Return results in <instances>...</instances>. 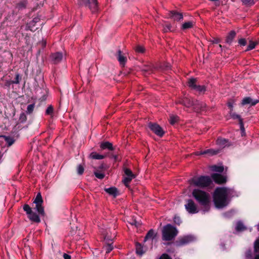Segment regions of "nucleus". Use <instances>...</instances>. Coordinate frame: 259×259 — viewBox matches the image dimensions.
I'll return each mask as SVG.
<instances>
[{
  "instance_id": "f257e3e1",
  "label": "nucleus",
  "mask_w": 259,
  "mask_h": 259,
  "mask_svg": "<svg viewBox=\"0 0 259 259\" xmlns=\"http://www.w3.org/2000/svg\"><path fill=\"white\" fill-rule=\"evenodd\" d=\"M230 190L227 188L218 187L214 192L213 199L215 206L218 208H223L229 204L228 196Z\"/></svg>"
},
{
  "instance_id": "f03ea898",
  "label": "nucleus",
  "mask_w": 259,
  "mask_h": 259,
  "mask_svg": "<svg viewBox=\"0 0 259 259\" xmlns=\"http://www.w3.org/2000/svg\"><path fill=\"white\" fill-rule=\"evenodd\" d=\"M192 195L200 205L206 208V211L209 210L210 197L208 193L196 189L193 191Z\"/></svg>"
},
{
  "instance_id": "7ed1b4c3",
  "label": "nucleus",
  "mask_w": 259,
  "mask_h": 259,
  "mask_svg": "<svg viewBox=\"0 0 259 259\" xmlns=\"http://www.w3.org/2000/svg\"><path fill=\"white\" fill-rule=\"evenodd\" d=\"M110 230L108 229H102L101 235L103 238V248L105 250L106 253L110 252L113 248V237L109 234Z\"/></svg>"
},
{
  "instance_id": "20e7f679",
  "label": "nucleus",
  "mask_w": 259,
  "mask_h": 259,
  "mask_svg": "<svg viewBox=\"0 0 259 259\" xmlns=\"http://www.w3.org/2000/svg\"><path fill=\"white\" fill-rule=\"evenodd\" d=\"M178 231L176 227L170 224L164 226L162 231V239L165 241L172 240L178 234Z\"/></svg>"
},
{
  "instance_id": "39448f33",
  "label": "nucleus",
  "mask_w": 259,
  "mask_h": 259,
  "mask_svg": "<svg viewBox=\"0 0 259 259\" xmlns=\"http://www.w3.org/2000/svg\"><path fill=\"white\" fill-rule=\"evenodd\" d=\"M211 182V179L208 176H201L198 178H193L189 180L191 185L199 187L208 186Z\"/></svg>"
},
{
  "instance_id": "423d86ee",
  "label": "nucleus",
  "mask_w": 259,
  "mask_h": 259,
  "mask_svg": "<svg viewBox=\"0 0 259 259\" xmlns=\"http://www.w3.org/2000/svg\"><path fill=\"white\" fill-rule=\"evenodd\" d=\"M23 209L28 215V218L30 221L36 223H39L40 222L38 215L33 212L32 211L31 208L28 204H25L23 206Z\"/></svg>"
},
{
  "instance_id": "0eeeda50",
  "label": "nucleus",
  "mask_w": 259,
  "mask_h": 259,
  "mask_svg": "<svg viewBox=\"0 0 259 259\" xmlns=\"http://www.w3.org/2000/svg\"><path fill=\"white\" fill-rule=\"evenodd\" d=\"M34 203L35 204V209L38 212V213L44 215L45 214L44 209L42 206V199L40 193H38L35 197L34 201Z\"/></svg>"
},
{
  "instance_id": "6e6552de",
  "label": "nucleus",
  "mask_w": 259,
  "mask_h": 259,
  "mask_svg": "<svg viewBox=\"0 0 259 259\" xmlns=\"http://www.w3.org/2000/svg\"><path fill=\"white\" fill-rule=\"evenodd\" d=\"M185 207L186 210L191 214L196 213L199 211L196 204L191 199L187 200L186 204L185 205Z\"/></svg>"
},
{
  "instance_id": "1a4fd4ad",
  "label": "nucleus",
  "mask_w": 259,
  "mask_h": 259,
  "mask_svg": "<svg viewBox=\"0 0 259 259\" xmlns=\"http://www.w3.org/2000/svg\"><path fill=\"white\" fill-rule=\"evenodd\" d=\"M78 3L80 5L88 6L93 13H95L97 9V3L96 0H78Z\"/></svg>"
},
{
  "instance_id": "9d476101",
  "label": "nucleus",
  "mask_w": 259,
  "mask_h": 259,
  "mask_svg": "<svg viewBox=\"0 0 259 259\" xmlns=\"http://www.w3.org/2000/svg\"><path fill=\"white\" fill-rule=\"evenodd\" d=\"M148 127L154 133L159 137H162L164 134L162 128L156 123L150 122L148 124Z\"/></svg>"
},
{
  "instance_id": "9b49d317",
  "label": "nucleus",
  "mask_w": 259,
  "mask_h": 259,
  "mask_svg": "<svg viewBox=\"0 0 259 259\" xmlns=\"http://www.w3.org/2000/svg\"><path fill=\"white\" fill-rule=\"evenodd\" d=\"M195 240V237L192 235L183 236L177 241L178 246H183L189 244Z\"/></svg>"
},
{
  "instance_id": "f8f14e48",
  "label": "nucleus",
  "mask_w": 259,
  "mask_h": 259,
  "mask_svg": "<svg viewBox=\"0 0 259 259\" xmlns=\"http://www.w3.org/2000/svg\"><path fill=\"white\" fill-rule=\"evenodd\" d=\"M124 171L126 176L124 178L123 182L127 187L131 181L135 178V175L133 174L131 170L127 168H124Z\"/></svg>"
},
{
  "instance_id": "ddd939ff",
  "label": "nucleus",
  "mask_w": 259,
  "mask_h": 259,
  "mask_svg": "<svg viewBox=\"0 0 259 259\" xmlns=\"http://www.w3.org/2000/svg\"><path fill=\"white\" fill-rule=\"evenodd\" d=\"M156 69V67H154L152 64L144 65L141 68L143 73L145 75H149L153 72L154 69Z\"/></svg>"
},
{
  "instance_id": "4468645a",
  "label": "nucleus",
  "mask_w": 259,
  "mask_h": 259,
  "mask_svg": "<svg viewBox=\"0 0 259 259\" xmlns=\"http://www.w3.org/2000/svg\"><path fill=\"white\" fill-rule=\"evenodd\" d=\"M259 102V100L253 99L249 97L243 98L241 102V105L244 106L249 104L250 106H254Z\"/></svg>"
},
{
  "instance_id": "2eb2a0df",
  "label": "nucleus",
  "mask_w": 259,
  "mask_h": 259,
  "mask_svg": "<svg viewBox=\"0 0 259 259\" xmlns=\"http://www.w3.org/2000/svg\"><path fill=\"white\" fill-rule=\"evenodd\" d=\"M211 178L213 181L218 184H223L226 182V177L218 174H213Z\"/></svg>"
},
{
  "instance_id": "dca6fc26",
  "label": "nucleus",
  "mask_w": 259,
  "mask_h": 259,
  "mask_svg": "<svg viewBox=\"0 0 259 259\" xmlns=\"http://www.w3.org/2000/svg\"><path fill=\"white\" fill-rule=\"evenodd\" d=\"M63 54L60 52L52 54L51 55L52 61L55 64L60 62L63 59Z\"/></svg>"
},
{
  "instance_id": "f3484780",
  "label": "nucleus",
  "mask_w": 259,
  "mask_h": 259,
  "mask_svg": "<svg viewBox=\"0 0 259 259\" xmlns=\"http://www.w3.org/2000/svg\"><path fill=\"white\" fill-rule=\"evenodd\" d=\"M169 18L173 19L175 21H180L183 18V16L182 13L172 11H170L168 13Z\"/></svg>"
},
{
  "instance_id": "a211bd4d",
  "label": "nucleus",
  "mask_w": 259,
  "mask_h": 259,
  "mask_svg": "<svg viewBox=\"0 0 259 259\" xmlns=\"http://www.w3.org/2000/svg\"><path fill=\"white\" fill-rule=\"evenodd\" d=\"M116 58L119 61L120 65L124 66L126 62L127 59L126 56H124L122 53V52L119 50L117 51V53L116 55Z\"/></svg>"
},
{
  "instance_id": "6ab92c4d",
  "label": "nucleus",
  "mask_w": 259,
  "mask_h": 259,
  "mask_svg": "<svg viewBox=\"0 0 259 259\" xmlns=\"http://www.w3.org/2000/svg\"><path fill=\"white\" fill-rule=\"evenodd\" d=\"M179 103L187 107H190L193 106L194 102L191 99L187 97H185L183 99L179 101Z\"/></svg>"
},
{
  "instance_id": "aec40b11",
  "label": "nucleus",
  "mask_w": 259,
  "mask_h": 259,
  "mask_svg": "<svg viewBox=\"0 0 259 259\" xmlns=\"http://www.w3.org/2000/svg\"><path fill=\"white\" fill-rule=\"evenodd\" d=\"M217 144L221 148H224L230 145L228 140L222 138H219L217 140Z\"/></svg>"
},
{
  "instance_id": "412c9836",
  "label": "nucleus",
  "mask_w": 259,
  "mask_h": 259,
  "mask_svg": "<svg viewBox=\"0 0 259 259\" xmlns=\"http://www.w3.org/2000/svg\"><path fill=\"white\" fill-rule=\"evenodd\" d=\"M206 106L205 103L200 102L197 101L194 103L193 109L196 112H199L201 110H203Z\"/></svg>"
},
{
  "instance_id": "4be33fe9",
  "label": "nucleus",
  "mask_w": 259,
  "mask_h": 259,
  "mask_svg": "<svg viewBox=\"0 0 259 259\" xmlns=\"http://www.w3.org/2000/svg\"><path fill=\"white\" fill-rule=\"evenodd\" d=\"M100 147L101 150L108 149L109 150H113L114 149L112 144L107 141L101 143Z\"/></svg>"
},
{
  "instance_id": "5701e85b",
  "label": "nucleus",
  "mask_w": 259,
  "mask_h": 259,
  "mask_svg": "<svg viewBox=\"0 0 259 259\" xmlns=\"http://www.w3.org/2000/svg\"><path fill=\"white\" fill-rule=\"evenodd\" d=\"M230 115L233 119H238L239 120V124L240 125L241 129V130L244 131V128L243 127V121H242V119L241 118L240 116L238 114H237L235 113H233L232 111L230 112Z\"/></svg>"
},
{
  "instance_id": "b1692460",
  "label": "nucleus",
  "mask_w": 259,
  "mask_h": 259,
  "mask_svg": "<svg viewBox=\"0 0 259 259\" xmlns=\"http://www.w3.org/2000/svg\"><path fill=\"white\" fill-rule=\"evenodd\" d=\"M105 191L109 194L115 197L119 194V192L117 188L115 187H110L109 188H105Z\"/></svg>"
},
{
  "instance_id": "393cba45",
  "label": "nucleus",
  "mask_w": 259,
  "mask_h": 259,
  "mask_svg": "<svg viewBox=\"0 0 259 259\" xmlns=\"http://www.w3.org/2000/svg\"><path fill=\"white\" fill-rule=\"evenodd\" d=\"M220 150H213L212 149H207L201 152L200 154H208L209 155H216L220 152Z\"/></svg>"
},
{
  "instance_id": "a878e982",
  "label": "nucleus",
  "mask_w": 259,
  "mask_h": 259,
  "mask_svg": "<svg viewBox=\"0 0 259 259\" xmlns=\"http://www.w3.org/2000/svg\"><path fill=\"white\" fill-rule=\"evenodd\" d=\"M156 236V234L153 230L151 229L148 231L147 233L146 236L145 237L144 241L145 242L148 240H153L155 237Z\"/></svg>"
},
{
  "instance_id": "bb28decb",
  "label": "nucleus",
  "mask_w": 259,
  "mask_h": 259,
  "mask_svg": "<svg viewBox=\"0 0 259 259\" xmlns=\"http://www.w3.org/2000/svg\"><path fill=\"white\" fill-rule=\"evenodd\" d=\"M235 36V31L234 30L231 31L226 37V42L228 44H231Z\"/></svg>"
},
{
  "instance_id": "cd10ccee",
  "label": "nucleus",
  "mask_w": 259,
  "mask_h": 259,
  "mask_svg": "<svg viewBox=\"0 0 259 259\" xmlns=\"http://www.w3.org/2000/svg\"><path fill=\"white\" fill-rule=\"evenodd\" d=\"M39 20V19L37 18H34L31 22H30L27 25V29H29L31 31H33L34 29H33V27L35 26V24Z\"/></svg>"
},
{
  "instance_id": "c85d7f7f",
  "label": "nucleus",
  "mask_w": 259,
  "mask_h": 259,
  "mask_svg": "<svg viewBox=\"0 0 259 259\" xmlns=\"http://www.w3.org/2000/svg\"><path fill=\"white\" fill-rule=\"evenodd\" d=\"M196 81V79L194 78L189 79V80L188 81V86L191 89L194 90L197 86Z\"/></svg>"
},
{
  "instance_id": "c756f323",
  "label": "nucleus",
  "mask_w": 259,
  "mask_h": 259,
  "mask_svg": "<svg viewBox=\"0 0 259 259\" xmlns=\"http://www.w3.org/2000/svg\"><path fill=\"white\" fill-rule=\"evenodd\" d=\"M194 23L193 21L186 22L182 25V29L184 30L191 28L193 27Z\"/></svg>"
},
{
  "instance_id": "7c9ffc66",
  "label": "nucleus",
  "mask_w": 259,
  "mask_h": 259,
  "mask_svg": "<svg viewBox=\"0 0 259 259\" xmlns=\"http://www.w3.org/2000/svg\"><path fill=\"white\" fill-rule=\"evenodd\" d=\"M136 252L140 255H142L144 253L142 249V246L140 243L137 242L136 244Z\"/></svg>"
},
{
  "instance_id": "2f4dec72",
  "label": "nucleus",
  "mask_w": 259,
  "mask_h": 259,
  "mask_svg": "<svg viewBox=\"0 0 259 259\" xmlns=\"http://www.w3.org/2000/svg\"><path fill=\"white\" fill-rule=\"evenodd\" d=\"M157 69H159L162 70H167L170 69V65L168 63H163L159 66L156 67Z\"/></svg>"
},
{
  "instance_id": "473e14b6",
  "label": "nucleus",
  "mask_w": 259,
  "mask_h": 259,
  "mask_svg": "<svg viewBox=\"0 0 259 259\" xmlns=\"http://www.w3.org/2000/svg\"><path fill=\"white\" fill-rule=\"evenodd\" d=\"M246 229V227L241 222H238L236 226V230L237 231H243Z\"/></svg>"
},
{
  "instance_id": "72a5a7b5",
  "label": "nucleus",
  "mask_w": 259,
  "mask_h": 259,
  "mask_svg": "<svg viewBox=\"0 0 259 259\" xmlns=\"http://www.w3.org/2000/svg\"><path fill=\"white\" fill-rule=\"evenodd\" d=\"M211 170L213 171L222 172L224 170V167L223 166L213 165L211 166Z\"/></svg>"
},
{
  "instance_id": "f704fd0d",
  "label": "nucleus",
  "mask_w": 259,
  "mask_h": 259,
  "mask_svg": "<svg viewBox=\"0 0 259 259\" xmlns=\"http://www.w3.org/2000/svg\"><path fill=\"white\" fill-rule=\"evenodd\" d=\"M3 137L4 138L6 142H7L9 146H11L14 143V140L12 138L5 136H4Z\"/></svg>"
},
{
  "instance_id": "c9c22d12",
  "label": "nucleus",
  "mask_w": 259,
  "mask_h": 259,
  "mask_svg": "<svg viewBox=\"0 0 259 259\" xmlns=\"http://www.w3.org/2000/svg\"><path fill=\"white\" fill-rule=\"evenodd\" d=\"M242 3L248 7L251 6L254 4V0H241Z\"/></svg>"
},
{
  "instance_id": "e433bc0d",
  "label": "nucleus",
  "mask_w": 259,
  "mask_h": 259,
  "mask_svg": "<svg viewBox=\"0 0 259 259\" xmlns=\"http://www.w3.org/2000/svg\"><path fill=\"white\" fill-rule=\"evenodd\" d=\"M108 168V166L106 163H103L98 166V170L100 169L101 171H105Z\"/></svg>"
},
{
  "instance_id": "4c0bfd02",
  "label": "nucleus",
  "mask_w": 259,
  "mask_h": 259,
  "mask_svg": "<svg viewBox=\"0 0 259 259\" xmlns=\"http://www.w3.org/2000/svg\"><path fill=\"white\" fill-rule=\"evenodd\" d=\"M196 91L199 93L204 92L206 91V88L204 85H197L196 87L194 89Z\"/></svg>"
},
{
  "instance_id": "58836bf2",
  "label": "nucleus",
  "mask_w": 259,
  "mask_h": 259,
  "mask_svg": "<svg viewBox=\"0 0 259 259\" xmlns=\"http://www.w3.org/2000/svg\"><path fill=\"white\" fill-rule=\"evenodd\" d=\"M257 44V43L256 42L250 41H249V44L247 48L246 51H249V50L253 49Z\"/></svg>"
},
{
  "instance_id": "ea45409f",
  "label": "nucleus",
  "mask_w": 259,
  "mask_h": 259,
  "mask_svg": "<svg viewBox=\"0 0 259 259\" xmlns=\"http://www.w3.org/2000/svg\"><path fill=\"white\" fill-rule=\"evenodd\" d=\"M179 117L177 116L171 115L169 118V122L171 124H174L178 120Z\"/></svg>"
},
{
  "instance_id": "a19ab883",
  "label": "nucleus",
  "mask_w": 259,
  "mask_h": 259,
  "mask_svg": "<svg viewBox=\"0 0 259 259\" xmlns=\"http://www.w3.org/2000/svg\"><path fill=\"white\" fill-rule=\"evenodd\" d=\"M34 106H35V105L34 104L29 105L27 108V110H26L27 113L31 114L34 110Z\"/></svg>"
},
{
  "instance_id": "79ce46f5",
  "label": "nucleus",
  "mask_w": 259,
  "mask_h": 259,
  "mask_svg": "<svg viewBox=\"0 0 259 259\" xmlns=\"http://www.w3.org/2000/svg\"><path fill=\"white\" fill-rule=\"evenodd\" d=\"M84 169L83 166L81 164H79L77 168V174L80 175H82L84 172Z\"/></svg>"
},
{
  "instance_id": "37998d69",
  "label": "nucleus",
  "mask_w": 259,
  "mask_h": 259,
  "mask_svg": "<svg viewBox=\"0 0 259 259\" xmlns=\"http://www.w3.org/2000/svg\"><path fill=\"white\" fill-rule=\"evenodd\" d=\"M27 119V117L24 113H22L20 115L19 120L21 122H25Z\"/></svg>"
},
{
  "instance_id": "c03bdc74",
  "label": "nucleus",
  "mask_w": 259,
  "mask_h": 259,
  "mask_svg": "<svg viewBox=\"0 0 259 259\" xmlns=\"http://www.w3.org/2000/svg\"><path fill=\"white\" fill-rule=\"evenodd\" d=\"M252 257V252L250 249L247 250L245 252V257L246 259H251Z\"/></svg>"
},
{
  "instance_id": "a18cd8bd",
  "label": "nucleus",
  "mask_w": 259,
  "mask_h": 259,
  "mask_svg": "<svg viewBox=\"0 0 259 259\" xmlns=\"http://www.w3.org/2000/svg\"><path fill=\"white\" fill-rule=\"evenodd\" d=\"M171 25L169 24H166L165 26L163 27V31L164 32H167L169 31H170Z\"/></svg>"
},
{
  "instance_id": "49530a36",
  "label": "nucleus",
  "mask_w": 259,
  "mask_h": 259,
  "mask_svg": "<svg viewBox=\"0 0 259 259\" xmlns=\"http://www.w3.org/2000/svg\"><path fill=\"white\" fill-rule=\"evenodd\" d=\"M135 50L138 53H142L144 52L145 49L142 46H138L136 48Z\"/></svg>"
},
{
  "instance_id": "de8ad7c7",
  "label": "nucleus",
  "mask_w": 259,
  "mask_h": 259,
  "mask_svg": "<svg viewBox=\"0 0 259 259\" xmlns=\"http://www.w3.org/2000/svg\"><path fill=\"white\" fill-rule=\"evenodd\" d=\"M174 221L175 222V224H177V225H180L181 222H182V221H181V218L179 217H177V216H175L174 218Z\"/></svg>"
},
{
  "instance_id": "09e8293b",
  "label": "nucleus",
  "mask_w": 259,
  "mask_h": 259,
  "mask_svg": "<svg viewBox=\"0 0 259 259\" xmlns=\"http://www.w3.org/2000/svg\"><path fill=\"white\" fill-rule=\"evenodd\" d=\"M89 158L91 160H96L97 159V153L96 152H92L90 155Z\"/></svg>"
},
{
  "instance_id": "8fccbe9b",
  "label": "nucleus",
  "mask_w": 259,
  "mask_h": 259,
  "mask_svg": "<svg viewBox=\"0 0 259 259\" xmlns=\"http://www.w3.org/2000/svg\"><path fill=\"white\" fill-rule=\"evenodd\" d=\"M26 7V3L25 2H21L18 4L17 5V8L19 9H22L23 8H25Z\"/></svg>"
},
{
  "instance_id": "3c124183",
  "label": "nucleus",
  "mask_w": 259,
  "mask_h": 259,
  "mask_svg": "<svg viewBox=\"0 0 259 259\" xmlns=\"http://www.w3.org/2000/svg\"><path fill=\"white\" fill-rule=\"evenodd\" d=\"M254 250L255 251H257V250H259V239H257L254 242Z\"/></svg>"
},
{
  "instance_id": "603ef678",
  "label": "nucleus",
  "mask_w": 259,
  "mask_h": 259,
  "mask_svg": "<svg viewBox=\"0 0 259 259\" xmlns=\"http://www.w3.org/2000/svg\"><path fill=\"white\" fill-rule=\"evenodd\" d=\"M238 43L241 45V46H244L246 45V41L245 40V39L244 38H240L239 40H238Z\"/></svg>"
},
{
  "instance_id": "864d4df0",
  "label": "nucleus",
  "mask_w": 259,
  "mask_h": 259,
  "mask_svg": "<svg viewBox=\"0 0 259 259\" xmlns=\"http://www.w3.org/2000/svg\"><path fill=\"white\" fill-rule=\"evenodd\" d=\"M53 112V108L52 106H50L48 107L46 110V114H51Z\"/></svg>"
},
{
  "instance_id": "5fc2aeb1",
  "label": "nucleus",
  "mask_w": 259,
  "mask_h": 259,
  "mask_svg": "<svg viewBox=\"0 0 259 259\" xmlns=\"http://www.w3.org/2000/svg\"><path fill=\"white\" fill-rule=\"evenodd\" d=\"M20 78L19 74H17L16 76L15 80L12 81V83L18 84L20 82Z\"/></svg>"
},
{
  "instance_id": "6e6d98bb",
  "label": "nucleus",
  "mask_w": 259,
  "mask_h": 259,
  "mask_svg": "<svg viewBox=\"0 0 259 259\" xmlns=\"http://www.w3.org/2000/svg\"><path fill=\"white\" fill-rule=\"evenodd\" d=\"M105 176V175L104 174V171L102 172H99L98 171V179H103Z\"/></svg>"
},
{
  "instance_id": "4d7b16f0",
  "label": "nucleus",
  "mask_w": 259,
  "mask_h": 259,
  "mask_svg": "<svg viewBox=\"0 0 259 259\" xmlns=\"http://www.w3.org/2000/svg\"><path fill=\"white\" fill-rule=\"evenodd\" d=\"M233 103H234V102H233V101H232V102L230 101L228 103V106L229 107V108L230 109V112H232L233 110Z\"/></svg>"
},
{
  "instance_id": "13d9d810",
  "label": "nucleus",
  "mask_w": 259,
  "mask_h": 259,
  "mask_svg": "<svg viewBox=\"0 0 259 259\" xmlns=\"http://www.w3.org/2000/svg\"><path fill=\"white\" fill-rule=\"evenodd\" d=\"M159 259H171L170 257L167 254H163Z\"/></svg>"
},
{
  "instance_id": "bf43d9fd",
  "label": "nucleus",
  "mask_w": 259,
  "mask_h": 259,
  "mask_svg": "<svg viewBox=\"0 0 259 259\" xmlns=\"http://www.w3.org/2000/svg\"><path fill=\"white\" fill-rule=\"evenodd\" d=\"M131 225H135L136 227H139L140 225V223L136 220H133L132 222L131 223Z\"/></svg>"
},
{
  "instance_id": "052dcab7",
  "label": "nucleus",
  "mask_w": 259,
  "mask_h": 259,
  "mask_svg": "<svg viewBox=\"0 0 259 259\" xmlns=\"http://www.w3.org/2000/svg\"><path fill=\"white\" fill-rule=\"evenodd\" d=\"M63 256L64 259H71V256L68 254L64 253Z\"/></svg>"
},
{
  "instance_id": "680f3d73",
  "label": "nucleus",
  "mask_w": 259,
  "mask_h": 259,
  "mask_svg": "<svg viewBox=\"0 0 259 259\" xmlns=\"http://www.w3.org/2000/svg\"><path fill=\"white\" fill-rule=\"evenodd\" d=\"M106 156V155H100L98 154V160L99 159H102L104 158Z\"/></svg>"
},
{
  "instance_id": "e2e57ef3",
  "label": "nucleus",
  "mask_w": 259,
  "mask_h": 259,
  "mask_svg": "<svg viewBox=\"0 0 259 259\" xmlns=\"http://www.w3.org/2000/svg\"><path fill=\"white\" fill-rule=\"evenodd\" d=\"M220 42V40L219 39H214V40H212V42L213 44H218Z\"/></svg>"
},
{
  "instance_id": "0e129e2a",
  "label": "nucleus",
  "mask_w": 259,
  "mask_h": 259,
  "mask_svg": "<svg viewBox=\"0 0 259 259\" xmlns=\"http://www.w3.org/2000/svg\"><path fill=\"white\" fill-rule=\"evenodd\" d=\"M254 259H259V253L255 256Z\"/></svg>"
},
{
  "instance_id": "69168bd1",
  "label": "nucleus",
  "mask_w": 259,
  "mask_h": 259,
  "mask_svg": "<svg viewBox=\"0 0 259 259\" xmlns=\"http://www.w3.org/2000/svg\"><path fill=\"white\" fill-rule=\"evenodd\" d=\"M94 173L95 177L97 178V171H94Z\"/></svg>"
},
{
  "instance_id": "338daca9",
  "label": "nucleus",
  "mask_w": 259,
  "mask_h": 259,
  "mask_svg": "<svg viewBox=\"0 0 259 259\" xmlns=\"http://www.w3.org/2000/svg\"><path fill=\"white\" fill-rule=\"evenodd\" d=\"M257 229L258 231H259V224L257 225Z\"/></svg>"
},
{
  "instance_id": "774afa93",
  "label": "nucleus",
  "mask_w": 259,
  "mask_h": 259,
  "mask_svg": "<svg viewBox=\"0 0 259 259\" xmlns=\"http://www.w3.org/2000/svg\"><path fill=\"white\" fill-rule=\"evenodd\" d=\"M219 47H220V48H222V46H221V45H219Z\"/></svg>"
}]
</instances>
